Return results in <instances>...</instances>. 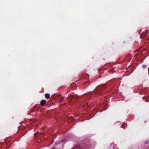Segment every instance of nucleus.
Listing matches in <instances>:
<instances>
[{
	"instance_id": "f257e3e1",
	"label": "nucleus",
	"mask_w": 149,
	"mask_h": 149,
	"mask_svg": "<svg viewBox=\"0 0 149 149\" xmlns=\"http://www.w3.org/2000/svg\"><path fill=\"white\" fill-rule=\"evenodd\" d=\"M106 88L105 85H102L99 86L96 88L94 91H95L97 94L98 95L103 94L104 93V91Z\"/></svg>"
},
{
	"instance_id": "f03ea898",
	"label": "nucleus",
	"mask_w": 149,
	"mask_h": 149,
	"mask_svg": "<svg viewBox=\"0 0 149 149\" xmlns=\"http://www.w3.org/2000/svg\"><path fill=\"white\" fill-rule=\"evenodd\" d=\"M46 101L45 100H43L40 102V104L42 106H44L46 104Z\"/></svg>"
},
{
	"instance_id": "7ed1b4c3",
	"label": "nucleus",
	"mask_w": 149,
	"mask_h": 149,
	"mask_svg": "<svg viewBox=\"0 0 149 149\" xmlns=\"http://www.w3.org/2000/svg\"><path fill=\"white\" fill-rule=\"evenodd\" d=\"M126 125H127V123H125V122H124V123H123V124L121 125V127L124 129V127Z\"/></svg>"
},
{
	"instance_id": "20e7f679",
	"label": "nucleus",
	"mask_w": 149,
	"mask_h": 149,
	"mask_svg": "<svg viewBox=\"0 0 149 149\" xmlns=\"http://www.w3.org/2000/svg\"><path fill=\"white\" fill-rule=\"evenodd\" d=\"M73 149H80V146L79 145H77L74 146Z\"/></svg>"
},
{
	"instance_id": "39448f33",
	"label": "nucleus",
	"mask_w": 149,
	"mask_h": 149,
	"mask_svg": "<svg viewBox=\"0 0 149 149\" xmlns=\"http://www.w3.org/2000/svg\"><path fill=\"white\" fill-rule=\"evenodd\" d=\"M45 97L47 99H49L50 97V95L49 93H46L45 95Z\"/></svg>"
},
{
	"instance_id": "423d86ee",
	"label": "nucleus",
	"mask_w": 149,
	"mask_h": 149,
	"mask_svg": "<svg viewBox=\"0 0 149 149\" xmlns=\"http://www.w3.org/2000/svg\"><path fill=\"white\" fill-rule=\"evenodd\" d=\"M142 67L143 68H145L146 67V65H142Z\"/></svg>"
},
{
	"instance_id": "0eeeda50",
	"label": "nucleus",
	"mask_w": 149,
	"mask_h": 149,
	"mask_svg": "<svg viewBox=\"0 0 149 149\" xmlns=\"http://www.w3.org/2000/svg\"><path fill=\"white\" fill-rule=\"evenodd\" d=\"M63 100V97H61V99H60V101H62Z\"/></svg>"
},
{
	"instance_id": "6e6552de",
	"label": "nucleus",
	"mask_w": 149,
	"mask_h": 149,
	"mask_svg": "<svg viewBox=\"0 0 149 149\" xmlns=\"http://www.w3.org/2000/svg\"><path fill=\"white\" fill-rule=\"evenodd\" d=\"M51 149H56L55 148H52Z\"/></svg>"
},
{
	"instance_id": "1a4fd4ad",
	"label": "nucleus",
	"mask_w": 149,
	"mask_h": 149,
	"mask_svg": "<svg viewBox=\"0 0 149 149\" xmlns=\"http://www.w3.org/2000/svg\"><path fill=\"white\" fill-rule=\"evenodd\" d=\"M148 143V142H146V143H146V144H147V143Z\"/></svg>"
},
{
	"instance_id": "9d476101",
	"label": "nucleus",
	"mask_w": 149,
	"mask_h": 149,
	"mask_svg": "<svg viewBox=\"0 0 149 149\" xmlns=\"http://www.w3.org/2000/svg\"><path fill=\"white\" fill-rule=\"evenodd\" d=\"M123 42H124V43H125V41H124Z\"/></svg>"
}]
</instances>
